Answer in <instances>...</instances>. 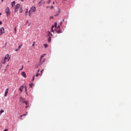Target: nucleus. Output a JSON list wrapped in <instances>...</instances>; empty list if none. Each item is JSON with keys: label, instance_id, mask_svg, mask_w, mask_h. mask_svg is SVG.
I'll return each mask as SVG.
<instances>
[{"label": "nucleus", "instance_id": "nucleus-1", "mask_svg": "<svg viewBox=\"0 0 131 131\" xmlns=\"http://www.w3.org/2000/svg\"><path fill=\"white\" fill-rule=\"evenodd\" d=\"M54 28H55L54 30ZM54 30H55L57 33H62V31L60 30V26H58V27H57V22H55L54 25L52 26L51 32H54Z\"/></svg>", "mask_w": 131, "mask_h": 131}, {"label": "nucleus", "instance_id": "nucleus-2", "mask_svg": "<svg viewBox=\"0 0 131 131\" xmlns=\"http://www.w3.org/2000/svg\"><path fill=\"white\" fill-rule=\"evenodd\" d=\"M22 6H21L20 4H17L15 6V13H17L18 11H19V13H22L23 12V10H22Z\"/></svg>", "mask_w": 131, "mask_h": 131}, {"label": "nucleus", "instance_id": "nucleus-3", "mask_svg": "<svg viewBox=\"0 0 131 131\" xmlns=\"http://www.w3.org/2000/svg\"><path fill=\"white\" fill-rule=\"evenodd\" d=\"M35 12H36V8L35 6H32L29 11V17H31V15H32V13H34Z\"/></svg>", "mask_w": 131, "mask_h": 131}, {"label": "nucleus", "instance_id": "nucleus-4", "mask_svg": "<svg viewBox=\"0 0 131 131\" xmlns=\"http://www.w3.org/2000/svg\"><path fill=\"white\" fill-rule=\"evenodd\" d=\"M45 56H46V54H43L41 56L40 58L39 63H37L35 65L36 68H38V67H39V66H40V63L41 62V60L42 59V58H43V57H45Z\"/></svg>", "mask_w": 131, "mask_h": 131}, {"label": "nucleus", "instance_id": "nucleus-5", "mask_svg": "<svg viewBox=\"0 0 131 131\" xmlns=\"http://www.w3.org/2000/svg\"><path fill=\"white\" fill-rule=\"evenodd\" d=\"M10 59H11V57H9V54H7L6 55H5L4 57V62H3V64H5L6 62H7V60H8V61H9Z\"/></svg>", "mask_w": 131, "mask_h": 131}, {"label": "nucleus", "instance_id": "nucleus-6", "mask_svg": "<svg viewBox=\"0 0 131 131\" xmlns=\"http://www.w3.org/2000/svg\"><path fill=\"white\" fill-rule=\"evenodd\" d=\"M5 12L7 16H10V15H11V11L10 10V8H9V7L6 8Z\"/></svg>", "mask_w": 131, "mask_h": 131}, {"label": "nucleus", "instance_id": "nucleus-7", "mask_svg": "<svg viewBox=\"0 0 131 131\" xmlns=\"http://www.w3.org/2000/svg\"><path fill=\"white\" fill-rule=\"evenodd\" d=\"M19 101L20 102H21V103H25L26 105H27V104H28V102L25 101V99H24L23 98H22V97H20Z\"/></svg>", "mask_w": 131, "mask_h": 131}, {"label": "nucleus", "instance_id": "nucleus-8", "mask_svg": "<svg viewBox=\"0 0 131 131\" xmlns=\"http://www.w3.org/2000/svg\"><path fill=\"white\" fill-rule=\"evenodd\" d=\"M4 33H5V28L2 27L0 29V35H2Z\"/></svg>", "mask_w": 131, "mask_h": 131}, {"label": "nucleus", "instance_id": "nucleus-9", "mask_svg": "<svg viewBox=\"0 0 131 131\" xmlns=\"http://www.w3.org/2000/svg\"><path fill=\"white\" fill-rule=\"evenodd\" d=\"M47 36L48 37H53V34L50 32V31H47Z\"/></svg>", "mask_w": 131, "mask_h": 131}, {"label": "nucleus", "instance_id": "nucleus-10", "mask_svg": "<svg viewBox=\"0 0 131 131\" xmlns=\"http://www.w3.org/2000/svg\"><path fill=\"white\" fill-rule=\"evenodd\" d=\"M8 93H9V88H7L6 89L4 97H7V96L8 95Z\"/></svg>", "mask_w": 131, "mask_h": 131}, {"label": "nucleus", "instance_id": "nucleus-11", "mask_svg": "<svg viewBox=\"0 0 131 131\" xmlns=\"http://www.w3.org/2000/svg\"><path fill=\"white\" fill-rule=\"evenodd\" d=\"M21 75L25 77V78H26V77H27V76L26 75V73H25V72H23L21 73Z\"/></svg>", "mask_w": 131, "mask_h": 131}, {"label": "nucleus", "instance_id": "nucleus-12", "mask_svg": "<svg viewBox=\"0 0 131 131\" xmlns=\"http://www.w3.org/2000/svg\"><path fill=\"white\" fill-rule=\"evenodd\" d=\"M42 4H45V1H43V0H41L38 3V5H39V6H41Z\"/></svg>", "mask_w": 131, "mask_h": 131}, {"label": "nucleus", "instance_id": "nucleus-13", "mask_svg": "<svg viewBox=\"0 0 131 131\" xmlns=\"http://www.w3.org/2000/svg\"><path fill=\"white\" fill-rule=\"evenodd\" d=\"M15 5H16V1H13L11 2V5H12L11 8H13V7H14Z\"/></svg>", "mask_w": 131, "mask_h": 131}, {"label": "nucleus", "instance_id": "nucleus-14", "mask_svg": "<svg viewBox=\"0 0 131 131\" xmlns=\"http://www.w3.org/2000/svg\"><path fill=\"white\" fill-rule=\"evenodd\" d=\"M24 88V87L23 86H21L19 88V91L20 92V93H22V92H23V89Z\"/></svg>", "mask_w": 131, "mask_h": 131}, {"label": "nucleus", "instance_id": "nucleus-15", "mask_svg": "<svg viewBox=\"0 0 131 131\" xmlns=\"http://www.w3.org/2000/svg\"><path fill=\"white\" fill-rule=\"evenodd\" d=\"M52 40V37H48V42H51Z\"/></svg>", "mask_w": 131, "mask_h": 131}, {"label": "nucleus", "instance_id": "nucleus-16", "mask_svg": "<svg viewBox=\"0 0 131 131\" xmlns=\"http://www.w3.org/2000/svg\"><path fill=\"white\" fill-rule=\"evenodd\" d=\"M27 113H28V112H27L26 114H24V115L20 116V118H21V120L23 119V118H22V117L23 116H26V115H27Z\"/></svg>", "mask_w": 131, "mask_h": 131}, {"label": "nucleus", "instance_id": "nucleus-17", "mask_svg": "<svg viewBox=\"0 0 131 131\" xmlns=\"http://www.w3.org/2000/svg\"><path fill=\"white\" fill-rule=\"evenodd\" d=\"M35 43H36L35 41H33L31 48H32L33 47H34L35 46Z\"/></svg>", "mask_w": 131, "mask_h": 131}, {"label": "nucleus", "instance_id": "nucleus-18", "mask_svg": "<svg viewBox=\"0 0 131 131\" xmlns=\"http://www.w3.org/2000/svg\"><path fill=\"white\" fill-rule=\"evenodd\" d=\"M44 71V70L42 69L41 71V73L40 74H39V75H42V73Z\"/></svg>", "mask_w": 131, "mask_h": 131}, {"label": "nucleus", "instance_id": "nucleus-19", "mask_svg": "<svg viewBox=\"0 0 131 131\" xmlns=\"http://www.w3.org/2000/svg\"><path fill=\"white\" fill-rule=\"evenodd\" d=\"M27 14H28V9H27L26 10V16H27Z\"/></svg>", "mask_w": 131, "mask_h": 131}, {"label": "nucleus", "instance_id": "nucleus-20", "mask_svg": "<svg viewBox=\"0 0 131 131\" xmlns=\"http://www.w3.org/2000/svg\"><path fill=\"white\" fill-rule=\"evenodd\" d=\"M33 85H34V84H33V83L29 84V86H30V88H32V86H33Z\"/></svg>", "mask_w": 131, "mask_h": 131}, {"label": "nucleus", "instance_id": "nucleus-21", "mask_svg": "<svg viewBox=\"0 0 131 131\" xmlns=\"http://www.w3.org/2000/svg\"><path fill=\"white\" fill-rule=\"evenodd\" d=\"M21 48H22V45H20L18 46V47L17 48V49H21Z\"/></svg>", "mask_w": 131, "mask_h": 131}, {"label": "nucleus", "instance_id": "nucleus-22", "mask_svg": "<svg viewBox=\"0 0 131 131\" xmlns=\"http://www.w3.org/2000/svg\"><path fill=\"white\" fill-rule=\"evenodd\" d=\"M4 111L3 110L0 111V115H2V113H4Z\"/></svg>", "mask_w": 131, "mask_h": 131}, {"label": "nucleus", "instance_id": "nucleus-23", "mask_svg": "<svg viewBox=\"0 0 131 131\" xmlns=\"http://www.w3.org/2000/svg\"><path fill=\"white\" fill-rule=\"evenodd\" d=\"M43 46L45 47V49H46V48H48V44H44Z\"/></svg>", "mask_w": 131, "mask_h": 131}, {"label": "nucleus", "instance_id": "nucleus-24", "mask_svg": "<svg viewBox=\"0 0 131 131\" xmlns=\"http://www.w3.org/2000/svg\"><path fill=\"white\" fill-rule=\"evenodd\" d=\"M25 92H26V94H27V87L25 86Z\"/></svg>", "mask_w": 131, "mask_h": 131}, {"label": "nucleus", "instance_id": "nucleus-25", "mask_svg": "<svg viewBox=\"0 0 131 131\" xmlns=\"http://www.w3.org/2000/svg\"><path fill=\"white\" fill-rule=\"evenodd\" d=\"M47 4H51V0H48L47 2Z\"/></svg>", "mask_w": 131, "mask_h": 131}, {"label": "nucleus", "instance_id": "nucleus-26", "mask_svg": "<svg viewBox=\"0 0 131 131\" xmlns=\"http://www.w3.org/2000/svg\"><path fill=\"white\" fill-rule=\"evenodd\" d=\"M35 77V76H33V78H32V81H33V80H34Z\"/></svg>", "mask_w": 131, "mask_h": 131}, {"label": "nucleus", "instance_id": "nucleus-27", "mask_svg": "<svg viewBox=\"0 0 131 131\" xmlns=\"http://www.w3.org/2000/svg\"><path fill=\"white\" fill-rule=\"evenodd\" d=\"M50 9H54V6H50Z\"/></svg>", "mask_w": 131, "mask_h": 131}, {"label": "nucleus", "instance_id": "nucleus-28", "mask_svg": "<svg viewBox=\"0 0 131 131\" xmlns=\"http://www.w3.org/2000/svg\"><path fill=\"white\" fill-rule=\"evenodd\" d=\"M54 18V16H52L50 17V19H53Z\"/></svg>", "mask_w": 131, "mask_h": 131}, {"label": "nucleus", "instance_id": "nucleus-29", "mask_svg": "<svg viewBox=\"0 0 131 131\" xmlns=\"http://www.w3.org/2000/svg\"><path fill=\"white\" fill-rule=\"evenodd\" d=\"M19 70H23V66H22V67H21V68Z\"/></svg>", "mask_w": 131, "mask_h": 131}, {"label": "nucleus", "instance_id": "nucleus-30", "mask_svg": "<svg viewBox=\"0 0 131 131\" xmlns=\"http://www.w3.org/2000/svg\"><path fill=\"white\" fill-rule=\"evenodd\" d=\"M7 66L6 67V69L4 70V72H6V70H7Z\"/></svg>", "mask_w": 131, "mask_h": 131}, {"label": "nucleus", "instance_id": "nucleus-31", "mask_svg": "<svg viewBox=\"0 0 131 131\" xmlns=\"http://www.w3.org/2000/svg\"><path fill=\"white\" fill-rule=\"evenodd\" d=\"M19 49L17 48V49H16L15 51H16V52H18V51H19Z\"/></svg>", "mask_w": 131, "mask_h": 131}, {"label": "nucleus", "instance_id": "nucleus-32", "mask_svg": "<svg viewBox=\"0 0 131 131\" xmlns=\"http://www.w3.org/2000/svg\"><path fill=\"white\" fill-rule=\"evenodd\" d=\"M28 103L27 104H26V108H28Z\"/></svg>", "mask_w": 131, "mask_h": 131}, {"label": "nucleus", "instance_id": "nucleus-33", "mask_svg": "<svg viewBox=\"0 0 131 131\" xmlns=\"http://www.w3.org/2000/svg\"><path fill=\"white\" fill-rule=\"evenodd\" d=\"M36 77L38 76V73H37L36 74Z\"/></svg>", "mask_w": 131, "mask_h": 131}, {"label": "nucleus", "instance_id": "nucleus-34", "mask_svg": "<svg viewBox=\"0 0 131 131\" xmlns=\"http://www.w3.org/2000/svg\"><path fill=\"white\" fill-rule=\"evenodd\" d=\"M14 31H16V28H15L14 29Z\"/></svg>", "mask_w": 131, "mask_h": 131}, {"label": "nucleus", "instance_id": "nucleus-35", "mask_svg": "<svg viewBox=\"0 0 131 131\" xmlns=\"http://www.w3.org/2000/svg\"><path fill=\"white\" fill-rule=\"evenodd\" d=\"M53 5H55V2H53Z\"/></svg>", "mask_w": 131, "mask_h": 131}, {"label": "nucleus", "instance_id": "nucleus-36", "mask_svg": "<svg viewBox=\"0 0 131 131\" xmlns=\"http://www.w3.org/2000/svg\"><path fill=\"white\" fill-rule=\"evenodd\" d=\"M2 24V21H0V25Z\"/></svg>", "mask_w": 131, "mask_h": 131}, {"label": "nucleus", "instance_id": "nucleus-37", "mask_svg": "<svg viewBox=\"0 0 131 131\" xmlns=\"http://www.w3.org/2000/svg\"><path fill=\"white\" fill-rule=\"evenodd\" d=\"M2 2L3 3V2H4V0H1Z\"/></svg>", "mask_w": 131, "mask_h": 131}, {"label": "nucleus", "instance_id": "nucleus-38", "mask_svg": "<svg viewBox=\"0 0 131 131\" xmlns=\"http://www.w3.org/2000/svg\"><path fill=\"white\" fill-rule=\"evenodd\" d=\"M48 8H49V7H48V6L47 7V9H48Z\"/></svg>", "mask_w": 131, "mask_h": 131}, {"label": "nucleus", "instance_id": "nucleus-39", "mask_svg": "<svg viewBox=\"0 0 131 131\" xmlns=\"http://www.w3.org/2000/svg\"><path fill=\"white\" fill-rule=\"evenodd\" d=\"M25 0H21V2H23V1H24Z\"/></svg>", "mask_w": 131, "mask_h": 131}, {"label": "nucleus", "instance_id": "nucleus-40", "mask_svg": "<svg viewBox=\"0 0 131 131\" xmlns=\"http://www.w3.org/2000/svg\"><path fill=\"white\" fill-rule=\"evenodd\" d=\"M38 72H39V70H38Z\"/></svg>", "mask_w": 131, "mask_h": 131}, {"label": "nucleus", "instance_id": "nucleus-41", "mask_svg": "<svg viewBox=\"0 0 131 131\" xmlns=\"http://www.w3.org/2000/svg\"><path fill=\"white\" fill-rule=\"evenodd\" d=\"M1 15H2V13H0V16H1Z\"/></svg>", "mask_w": 131, "mask_h": 131}, {"label": "nucleus", "instance_id": "nucleus-42", "mask_svg": "<svg viewBox=\"0 0 131 131\" xmlns=\"http://www.w3.org/2000/svg\"><path fill=\"white\" fill-rule=\"evenodd\" d=\"M64 1H67V0H64Z\"/></svg>", "mask_w": 131, "mask_h": 131}]
</instances>
